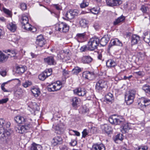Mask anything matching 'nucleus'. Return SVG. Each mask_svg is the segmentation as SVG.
<instances>
[{"label": "nucleus", "instance_id": "f257e3e1", "mask_svg": "<svg viewBox=\"0 0 150 150\" xmlns=\"http://www.w3.org/2000/svg\"><path fill=\"white\" fill-rule=\"evenodd\" d=\"M99 44V39L98 38H91L88 43V50L92 51L96 49Z\"/></svg>", "mask_w": 150, "mask_h": 150}, {"label": "nucleus", "instance_id": "f03ea898", "mask_svg": "<svg viewBox=\"0 0 150 150\" xmlns=\"http://www.w3.org/2000/svg\"><path fill=\"white\" fill-rule=\"evenodd\" d=\"M69 29V26L65 23L59 22L55 25V30L61 32L66 33Z\"/></svg>", "mask_w": 150, "mask_h": 150}, {"label": "nucleus", "instance_id": "7ed1b4c3", "mask_svg": "<svg viewBox=\"0 0 150 150\" xmlns=\"http://www.w3.org/2000/svg\"><path fill=\"white\" fill-rule=\"evenodd\" d=\"M124 121V119L122 117H116L115 115L111 116L109 118V121L111 124L116 125H122Z\"/></svg>", "mask_w": 150, "mask_h": 150}, {"label": "nucleus", "instance_id": "20e7f679", "mask_svg": "<svg viewBox=\"0 0 150 150\" xmlns=\"http://www.w3.org/2000/svg\"><path fill=\"white\" fill-rule=\"evenodd\" d=\"M136 94V91L132 90L129 91L127 95H125V101L127 105H129L133 102Z\"/></svg>", "mask_w": 150, "mask_h": 150}, {"label": "nucleus", "instance_id": "39448f33", "mask_svg": "<svg viewBox=\"0 0 150 150\" xmlns=\"http://www.w3.org/2000/svg\"><path fill=\"white\" fill-rule=\"evenodd\" d=\"M107 82L101 79L99 80L96 84L95 88L96 91L98 92H101L103 89L105 88L107 86Z\"/></svg>", "mask_w": 150, "mask_h": 150}, {"label": "nucleus", "instance_id": "423d86ee", "mask_svg": "<svg viewBox=\"0 0 150 150\" xmlns=\"http://www.w3.org/2000/svg\"><path fill=\"white\" fill-rule=\"evenodd\" d=\"M11 123L9 122H6L3 118H0V134H1L6 128H9Z\"/></svg>", "mask_w": 150, "mask_h": 150}, {"label": "nucleus", "instance_id": "0eeeda50", "mask_svg": "<svg viewBox=\"0 0 150 150\" xmlns=\"http://www.w3.org/2000/svg\"><path fill=\"white\" fill-rule=\"evenodd\" d=\"M78 11L76 9L71 10L67 12L65 14V16L68 19H72L75 16H77Z\"/></svg>", "mask_w": 150, "mask_h": 150}, {"label": "nucleus", "instance_id": "6e6552de", "mask_svg": "<svg viewBox=\"0 0 150 150\" xmlns=\"http://www.w3.org/2000/svg\"><path fill=\"white\" fill-rule=\"evenodd\" d=\"M28 129V126L26 125H19L18 127H16L15 129L16 131L18 133L23 134L27 132Z\"/></svg>", "mask_w": 150, "mask_h": 150}, {"label": "nucleus", "instance_id": "1a4fd4ad", "mask_svg": "<svg viewBox=\"0 0 150 150\" xmlns=\"http://www.w3.org/2000/svg\"><path fill=\"white\" fill-rule=\"evenodd\" d=\"M45 40L42 35H38L37 37L36 44L40 47H42L45 43Z\"/></svg>", "mask_w": 150, "mask_h": 150}, {"label": "nucleus", "instance_id": "9d476101", "mask_svg": "<svg viewBox=\"0 0 150 150\" xmlns=\"http://www.w3.org/2000/svg\"><path fill=\"white\" fill-rule=\"evenodd\" d=\"M82 76L86 79L92 80L95 78V74L93 72L86 71L83 73Z\"/></svg>", "mask_w": 150, "mask_h": 150}, {"label": "nucleus", "instance_id": "9b49d317", "mask_svg": "<svg viewBox=\"0 0 150 150\" xmlns=\"http://www.w3.org/2000/svg\"><path fill=\"white\" fill-rule=\"evenodd\" d=\"M54 129L55 132L59 134H63L65 129L64 125L61 124L56 125L54 127Z\"/></svg>", "mask_w": 150, "mask_h": 150}, {"label": "nucleus", "instance_id": "f8f14e48", "mask_svg": "<svg viewBox=\"0 0 150 150\" xmlns=\"http://www.w3.org/2000/svg\"><path fill=\"white\" fill-rule=\"evenodd\" d=\"M114 45L122 46V44L118 39L115 38L110 41L108 46V49L110 50V48Z\"/></svg>", "mask_w": 150, "mask_h": 150}, {"label": "nucleus", "instance_id": "ddd939ff", "mask_svg": "<svg viewBox=\"0 0 150 150\" xmlns=\"http://www.w3.org/2000/svg\"><path fill=\"white\" fill-rule=\"evenodd\" d=\"M106 2L108 5L111 6L119 5L122 3L121 0H106Z\"/></svg>", "mask_w": 150, "mask_h": 150}, {"label": "nucleus", "instance_id": "4468645a", "mask_svg": "<svg viewBox=\"0 0 150 150\" xmlns=\"http://www.w3.org/2000/svg\"><path fill=\"white\" fill-rule=\"evenodd\" d=\"M62 139L60 136H56L52 139V144L54 146L60 144L62 143Z\"/></svg>", "mask_w": 150, "mask_h": 150}, {"label": "nucleus", "instance_id": "2eb2a0df", "mask_svg": "<svg viewBox=\"0 0 150 150\" xmlns=\"http://www.w3.org/2000/svg\"><path fill=\"white\" fill-rule=\"evenodd\" d=\"M29 107L31 109V110L29 109V110L31 113L32 114L34 113L35 110H38L39 108V107L37 105L36 103L35 102H32L30 103Z\"/></svg>", "mask_w": 150, "mask_h": 150}, {"label": "nucleus", "instance_id": "dca6fc26", "mask_svg": "<svg viewBox=\"0 0 150 150\" xmlns=\"http://www.w3.org/2000/svg\"><path fill=\"white\" fill-rule=\"evenodd\" d=\"M21 22L22 24V28L25 30H27L25 25L28 23V16L25 14H23L21 17Z\"/></svg>", "mask_w": 150, "mask_h": 150}, {"label": "nucleus", "instance_id": "f3484780", "mask_svg": "<svg viewBox=\"0 0 150 150\" xmlns=\"http://www.w3.org/2000/svg\"><path fill=\"white\" fill-rule=\"evenodd\" d=\"M74 93L80 96H83L86 93V91L84 89H81V88H76L74 90Z\"/></svg>", "mask_w": 150, "mask_h": 150}, {"label": "nucleus", "instance_id": "a211bd4d", "mask_svg": "<svg viewBox=\"0 0 150 150\" xmlns=\"http://www.w3.org/2000/svg\"><path fill=\"white\" fill-rule=\"evenodd\" d=\"M15 122L19 124H22L26 122V119L20 115H18L14 118Z\"/></svg>", "mask_w": 150, "mask_h": 150}, {"label": "nucleus", "instance_id": "6ab92c4d", "mask_svg": "<svg viewBox=\"0 0 150 150\" xmlns=\"http://www.w3.org/2000/svg\"><path fill=\"white\" fill-rule=\"evenodd\" d=\"M103 131L108 134H110L112 131V129L110 126L107 124H104L101 126Z\"/></svg>", "mask_w": 150, "mask_h": 150}, {"label": "nucleus", "instance_id": "aec40b11", "mask_svg": "<svg viewBox=\"0 0 150 150\" xmlns=\"http://www.w3.org/2000/svg\"><path fill=\"white\" fill-rule=\"evenodd\" d=\"M109 40L110 38L108 36L105 35L101 38L100 41H99V43L101 46H105L107 45Z\"/></svg>", "mask_w": 150, "mask_h": 150}, {"label": "nucleus", "instance_id": "412c9836", "mask_svg": "<svg viewBox=\"0 0 150 150\" xmlns=\"http://www.w3.org/2000/svg\"><path fill=\"white\" fill-rule=\"evenodd\" d=\"M7 28L11 31L12 32H15L17 28L16 24L14 23H10L7 24Z\"/></svg>", "mask_w": 150, "mask_h": 150}, {"label": "nucleus", "instance_id": "4be33fe9", "mask_svg": "<svg viewBox=\"0 0 150 150\" xmlns=\"http://www.w3.org/2000/svg\"><path fill=\"white\" fill-rule=\"evenodd\" d=\"M2 134H0V137H2L3 139L6 140L8 137L10 135V133L8 131V128H6L3 132H2Z\"/></svg>", "mask_w": 150, "mask_h": 150}, {"label": "nucleus", "instance_id": "5701e85b", "mask_svg": "<svg viewBox=\"0 0 150 150\" xmlns=\"http://www.w3.org/2000/svg\"><path fill=\"white\" fill-rule=\"evenodd\" d=\"M143 38L144 41L150 46V32H147L144 33Z\"/></svg>", "mask_w": 150, "mask_h": 150}, {"label": "nucleus", "instance_id": "b1692460", "mask_svg": "<svg viewBox=\"0 0 150 150\" xmlns=\"http://www.w3.org/2000/svg\"><path fill=\"white\" fill-rule=\"evenodd\" d=\"M92 150H105V148L103 144H96L93 145Z\"/></svg>", "mask_w": 150, "mask_h": 150}, {"label": "nucleus", "instance_id": "393cba45", "mask_svg": "<svg viewBox=\"0 0 150 150\" xmlns=\"http://www.w3.org/2000/svg\"><path fill=\"white\" fill-rule=\"evenodd\" d=\"M31 91L33 95L35 97H38L40 93L39 89L35 87L31 88Z\"/></svg>", "mask_w": 150, "mask_h": 150}, {"label": "nucleus", "instance_id": "a878e982", "mask_svg": "<svg viewBox=\"0 0 150 150\" xmlns=\"http://www.w3.org/2000/svg\"><path fill=\"white\" fill-rule=\"evenodd\" d=\"M45 62L49 65H54L55 63L54 60L53 56H50L44 59Z\"/></svg>", "mask_w": 150, "mask_h": 150}, {"label": "nucleus", "instance_id": "bb28decb", "mask_svg": "<svg viewBox=\"0 0 150 150\" xmlns=\"http://www.w3.org/2000/svg\"><path fill=\"white\" fill-rule=\"evenodd\" d=\"M25 66L22 65L17 66L16 67V73L20 74L24 73L25 70Z\"/></svg>", "mask_w": 150, "mask_h": 150}, {"label": "nucleus", "instance_id": "cd10ccee", "mask_svg": "<svg viewBox=\"0 0 150 150\" xmlns=\"http://www.w3.org/2000/svg\"><path fill=\"white\" fill-rule=\"evenodd\" d=\"M106 65L108 68H112L116 66L117 64L115 61L110 59L107 60L106 62Z\"/></svg>", "mask_w": 150, "mask_h": 150}, {"label": "nucleus", "instance_id": "c85d7f7f", "mask_svg": "<svg viewBox=\"0 0 150 150\" xmlns=\"http://www.w3.org/2000/svg\"><path fill=\"white\" fill-rule=\"evenodd\" d=\"M121 128L122 129L121 131L123 133H126L127 132L128 130L130 129L129 127L128 124L125 122H123V124L122 125Z\"/></svg>", "mask_w": 150, "mask_h": 150}, {"label": "nucleus", "instance_id": "c756f323", "mask_svg": "<svg viewBox=\"0 0 150 150\" xmlns=\"http://www.w3.org/2000/svg\"><path fill=\"white\" fill-rule=\"evenodd\" d=\"M140 38L139 36L136 35H132L131 38V42L132 45L137 44Z\"/></svg>", "mask_w": 150, "mask_h": 150}, {"label": "nucleus", "instance_id": "7c9ffc66", "mask_svg": "<svg viewBox=\"0 0 150 150\" xmlns=\"http://www.w3.org/2000/svg\"><path fill=\"white\" fill-rule=\"evenodd\" d=\"M92 58L89 56H83L82 58V61L84 63H89L91 62Z\"/></svg>", "mask_w": 150, "mask_h": 150}, {"label": "nucleus", "instance_id": "2f4dec72", "mask_svg": "<svg viewBox=\"0 0 150 150\" xmlns=\"http://www.w3.org/2000/svg\"><path fill=\"white\" fill-rule=\"evenodd\" d=\"M51 74H48L47 71H44L40 74L38 76L39 79L41 80H44L47 77L50 76Z\"/></svg>", "mask_w": 150, "mask_h": 150}, {"label": "nucleus", "instance_id": "473e14b6", "mask_svg": "<svg viewBox=\"0 0 150 150\" xmlns=\"http://www.w3.org/2000/svg\"><path fill=\"white\" fill-rule=\"evenodd\" d=\"M42 147L41 145L33 143L32 144L30 150H42Z\"/></svg>", "mask_w": 150, "mask_h": 150}, {"label": "nucleus", "instance_id": "72a5a7b5", "mask_svg": "<svg viewBox=\"0 0 150 150\" xmlns=\"http://www.w3.org/2000/svg\"><path fill=\"white\" fill-rule=\"evenodd\" d=\"M8 57L0 51V62H4L7 60Z\"/></svg>", "mask_w": 150, "mask_h": 150}, {"label": "nucleus", "instance_id": "f704fd0d", "mask_svg": "<svg viewBox=\"0 0 150 150\" xmlns=\"http://www.w3.org/2000/svg\"><path fill=\"white\" fill-rule=\"evenodd\" d=\"M125 19V17L122 15L115 20V21L113 22V24L114 25H117L120 22L124 21Z\"/></svg>", "mask_w": 150, "mask_h": 150}, {"label": "nucleus", "instance_id": "c9c22d12", "mask_svg": "<svg viewBox=\"0 0 150 150\" xmlns=\"http://www.w3.org/2000/svg\"><path fill=\"white\" fill-rule=\"evenodd\" d=\"M105 99L108 102H111L113 99V95L111 93H108L105 97Z\"/></svg>", "mask_w": 150, "mask_h": 150}, {"label": "nucleus", "instance_id": "e433bc0d", "mask_svg": "<svg viewBox=\"0 0 150 150\" xmlns=\"http://www.w3.org/2000/svg\"><path fill=\"white\" fill-rule=\"evenodd\" d=\"M141 101L142 103H143L144 104L143 105L145 107H146L150 104V100H149L147 98H142Z\"/></svg>", "mask_w": 150, "mask_h": 150}, {"label": "nucleus", "instance_id": "4c0bfd02", "mask_svg": "<svg viewBox=\"0 0 150 150\" xmlns=\"http://www.w3.org/2000/svg\"><path fill=\"white\" fill-rule=\"evenodd\" d=\"M55 84L54 83H52L47 86V90L50 92L55 91Z\"/></svg>", "mask_w": 150, "mask_h": 150}, {"label": "nucleus", "instance_id": "58836bf2", "mask_svg": "<svg viewBox=\"0 0 150 150\" xmlns=\"http://www.w3.org/2000/svg\"><path fill=\"white\" fill-rule=\"evenodd\" d=\"M100 8L99 7H94L90 10L91 12L93 13L96 14L100 12Z\"/></svg>", "mask_w": 150, "mask_h": 150}, {"label": "nucleus", "instance_id": "ea45409f", "mask_svg": "<svg viewBox=\"0 0 150 150\" xmlns=\"http://www.w3.org/2000/svg\"><path fill=\"white\" fill-rule=\"evenodd\" d=\"M80 24L82 27L85 28L87 26V23L85 19H82L80 21Z\"/></svg>", "mask_w": 150, "mask_h": 150}, {"label": "nucleus", "instance_id": "a19ab883", "mask_svg": "<svg viewBox=\"0 0 150 150\" xmlns=\"http://www.w3.org/2000/svg\"><path fill=\"white\" fill-rule=\"evenodd\" d=\"M88 2L86 0H83L82 3L80 4V7L81 8H85L88 6Z\"/></svg>", "mask_w": 150, "mask_h": 150}, {"label": "nucleus", "instance_id": "79ce46f5", "mask_svg": "<svg viewBox=\"0 0 150 150\" xmlns=\"http://www.w3.org/2000/svg\"><path fill=\"white\" fill-rule=\"evenodd\" d=\"M79 99L76 97H74L72 99V105L73 107H75L79 103Z\"/></svg>", "mask_w": 150, "mask_h": 150}, {"label": "nucleus", "instance_id": "37998d69", "mask_svg": "<svg viewBox=\"0 0 150 150\" xmlns=\"http://www.w3.org/2000/svg\"><path fill=\"white\" fill-rule=\"evenodd\" d=\"M81 69L77 67H75V68L72 71L73 73L74 74L76 75L79 72H81Z\"/></svg>", "mask_w": 150, "mask_h": 150}, {"label": "nucleus", "instance_id": "c03bdc74", "mask_svg": "<svg viewBox=\"0 0 150 150\" xmlns=\"http://www.w3.org/2000/svg\"><path fill=\"white\" fill-rule=\"evenodd\" d=\"M8 51L9 52V53L8 54V55L10 56L11 57H15L17 54L15 50H8Z\"/></svg>", "mask_w": 150, "mask_h": 150}, {"label": "nucleus", "instance_id": "a18cd8bd", "mask_svg": "<svg viewBox=\"0 0 150 150\" xmlns=\"http://www.w3.org/2000/svg\"><path fill=\"white\" fill-rule=\"evenodd\" d=\"M140 10L143 13H147V11L149 10V8L147 6L142 5L140 8Z\"/></svg>", "mask_w": 150, "mask_h": 150}, {"label": "nucleus", "instance_id": "49530a36", "mask_svg": "<svg viewBox=\"0 0 150 150\" xmlns=\"http://www.w3.org/2000/svg\"><path fill=\"white\" fill-rule=\"evenodd\" d=\"M122 134H118L117 135L115 136L114 139V140L115 142H116L117 140H119L122 141L123 139L122 138Z\"/></svg>", "mask_w": 150, "mask_h": 150}, {"label": "nucleus", "instance_id": "de8ad7c7", "mask_svg": "<svg viewBox=\"0 0 150 150\" xmlns=\"http://www.w3.org/2000/svg\"><path fill=\"white\" fill-rule=\"evenodd\" d=\"M150 86L147 84L144 85L142 87V89L146 93H148L150 89Z\"/></svg>", "mask_w": 150, "mask_h": 150}, {"label": "nucleus", "instance_id": "09e8293b", "mask_svg": "<svg viewBox=\"0 0 150 150\" xmlns=\"http://www.w3.org/2000/svg\"><path fill=\"white\" fill-rule=\"evenodd\" d=\"M138 56L139 58L141 60H143L144 59L145 54L143 53L139 52L138 54Z\"/></svg>", "mask_w": 150, "mask_h": 150}, {"label": "nucleus", "instance_id": "8fccbe9b", "mask_svg": "<svg viewBox=\"0 0 150 150\" xmlns=\"http://www.w3.org/2000/svg\"><path fill=\"white\" fill-rule=\"evenodd\" d=\"M29 25L30 26L29 27V31H30L32 32H34L36 31L37 30L35 27L32 26L30 24H29Z\"/></svg>", "mask_w": 150, "mask_h": 150}, {"label": "nucleus", "instance_id": "3c124183", "mask_svg": "<svg viewBox=\"0 0 150 150\" xmlns=\"http://www.w3.org/2000/svg\"><path fill=\"white\" fill-rule=\"evenodd\" d=\"M20 8L22 10H25L27 9V6L25 3H22L20 4Z\"/></svg>", "mask_w": 150, "mask_h": 150}, {"label": "nucleus", "instance_id": "603ef678", "mask_svg": "<svg viewBox=\"0 0 150 150\" xmlns=\"http://www.w3.org/2000/svg\"><path fill=\"white\" fill-rule=\"evenodd\" d=\"M3 11L4 12L7 14L9 16H11V12L5 8H3Z\"/></svg>", "mask_w": 150, "mask_h": 150}, {"label": "nucleus", "instance_id": "864d4df0", "mask_svg": "<svg viewBox=\"0 0 150 150\" xmlns=\"http://www.w3.org/2000/svg\"><path fill=\"white\" fill-rule=\"evenodd\" d=\"M85 33H78L76 35V37L80 39L83 38L85 35Z\"/></svg>", "mask_w": 150, "mask_h": 150}, {"label": "nucleus", "instance_id": "5fc2aeb1", "mask_svg": "<svg viewBox=\"0 0 150 150\" xmlns=\"http://www.w3.org/2000/svg\"><path fill=\"white\" fill-rule=\"evenodd\" d=\"M8 98H5L0 100V104L5 103L8 101Z\"/></svg>", "mask_w": 150, "mask_h": 150}, {"label": "nucleus", "instance_id": "6e6d98bb", "mask_svg": "<svg viewBox=\"0 0 150 150\" xmlns=\"http://www.w3.org/2000/svg\"><path fill=\"white\" fill-rule=\"evenodd\" d=\"M82 137L83 138H85L86 136L88 135V133L87 132V130L86 129H84L82 132Z\"/></svg>", "mask_w": 150, "mask_h": 150}, {"label": "nucleus", "instance_id": "4d7b16f0", "mask_svg": "<svg viewBox=\"0 0 150 150\" xmlns=\"http://www.w3.org/2000/svg\"><path fill=\"white\" fill-rule=\"evenodd\" d=\"M148 147L146 146H139L137 150H147Z\"/></svg>", "mask_w": 150, "mask_h": 150}, {"label": "nucleus", "instance_id": "13d9d810", "mask_svg": "<svg viewBox=\"0 0 150 150\" xmlns=\"http://www.w3.org/2000/svg\"><path fill=\"white\" fill-rule=\"evenodd\" d=\"M23 92V91L22 89L18 88L15 92V94L20 96L22 94Z\"/></svg>", "mask_w": 150, "mask_h": 150}, {"label": "nucleus", "instance_id": "bf43d9fd", "mask_svg": "<svg viewBox=\"0 0 150 150\" xmlns=\"http://www.w3.org/2000/svg\"><path fill=\"white\" fill-rule=\"evenodd\" d=\"M88 50V44L87 46L84 45L82 46L81 48V50L82 52H84L87 50Z\"/></svg>", "mask_w": 150, "mask_h": 150}, {"label": "nucleus", "instance_id": "052dcab7", "mask_svg": "<svg viewBox=\"0 0 150 150\" xmlns=\"http://www.w3.org/2000/svg\"><path fill=\"white\" fill-rule=\"evenodd\" d=\"M89 129L90 132L91 133H94L96 131V128L95 127H89Z\"/></svg>", "mask_w": 150, "mask_h": 150}, {"label": "nucleus", "instance_id": "680f3d73", "mask_svg": "<svg viewBox=\"0 0 150 150\" xmlns=\"http://www.w3.org/2000/svg\"><path fill=\"white\" fill-rule=\"evenodd\" d=\"M135 73L140 76H143L144 74V72L142 71H139L138 72H135Z\"/></svg>", "mask_w": 150, "mask_h": 150}, {"label": "nucleus", "instance_id": "e2e57ef3", "mask_svg": "<svg viewBox=\"0 0 150 150\" xmlns=\"http://www.w3.org/2000/svg\"><path fill=\"white\" fill-rule=\"evenodd\" d=\"M5 32L4 30L0 29V38L2 39L4 37Z\"/></svg>", "mask_w": 150, "mask_h": 150}, {"label": "nucleus", "instance_id": "0e129e2a", "mask_svg": "<svg viewBox=\"0 0 150 150\" xmlns=\"http://www.w3.org/2000/svg\"><path fill=\"white\" fill-rule=\"evenodd\" d=\"M93 27L96 30H97L99 28V25L98 23H95L93 25Z\"/></svg>", "mask_w": 150, "mask_h": 150}, {"label": "nucleus", "instance_id": "69168bd1", "mask_svg": "<svg viewBox=\"0 0 150 150\" xmlns=\"http://www.w3.org/2000/svg\"><path fill=\"white\" fill-rule=\"evenodd\" d=\"M70 144L72 146H74L77 144V142L74 140H72L71 142L70 143Z\"/></svg>", "mask_w": 150, "mask_h": 150}, {"label": "nucleus", "instance_id": "338daca9", "mask_svg": "<svg viewBox=\"0 0 150 150\" xmlns=\"http://www.w3.org/2000/svg\"><path fill=\"white\" fill-rule=\"evenodd\" d=\"M55 85L56 86L55 87V91H57L60 90L62 87V86H60V85H58L57 84H55Z\"/></svg>", "mask_w": 150, "mask_h": 150}, {"label": "nucleus", "instance_id": "774afa93", "mask_svg": "<svg viewBox=\"0 0 150 150\" xmlns=\"http://www.w3.org/2000/svg\"><path fill=\"white\" fill-rule=\"evenodd\" d=\"M54 7L57 10H60L61 9L60 6L58 4H55L54 5Z\"/></svg>", "mask_w": 150, "mask_h": 150}]
</instances>
